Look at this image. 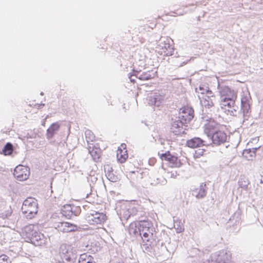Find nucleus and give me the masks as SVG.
Instances as JSON below:
<instances>
[{"label": "nucleus", "mask_w": 263, "mask_h": 263, "mask_svg": "<svg viewBox=\"0 0 263 263\" xmlns=\"http://www.w3.org/2000/svg\"><path fill=\"white\" fill-rule=\"evenodd\" d=\"M219 101L220 108L227 115L233 116L238 109L236 104L237 98V92L227 86L219 88Z\"/></svg>", "instance_id": "f257e3e1"}, {"label": "nucleus", "mask_w": 263, "mask_h": 263, "mask_svg": "<svg viewBox=\"0 0 263 263\" xmlns=\"http://www.w3.org/2000/svg\"><path fill=\"white\" fill-rule=\"evenodd\" d=\"M204 131L209 137H211L212 143L216 145L223 144L227 140L228 136L226 127L214 121H210L205 124Z\"/></svg>", "instance_id": "f03ea898"}, {"label": "nucleus", "mask_w": 263, "mask_h": 263, "mask_svg": "<svg viewBox=\"0 0 263 263\" xmlns=\"http://www.w3.org/2000/svg\"><path fill=\"white\" fill-rule=\"evenodd\" d=\"M22 236L27 241L36 246H41L46 243L45 236L39 232L38 227L36 225L26 226L23 230Z\"/></svg>", "instance_id": "7ed1b4c3"}, {"label": "nucleus", "mask_w": 263, "mask_h": 263, "mask_svg": "<svg viewBox=\"0 0 263 263\" xmlns=\"http://www.w3.org/2000/svg\"><path fill=\"white\" fill-rule=\"evenodd\" d=\"M140 234L144 245L151 246L155 241L156 230L153 223L149 220H141Z\"/></svg>", "instance_id": "20e7f679"}, {"label": "nucleus", "mask_w": 263, "mask_h": 263, "mask_svg": "<svg viewBox=\"0 0 263 263\" xmlns=\"http://www.w3.org/2000/svg\"><path fill=\"white\" fill-rule=\"evenodd\" d=\"M22 211L27 218L31 219L34 217L38 211L37 200L31 197L27 198L23 202Z\"/></svg>", "instance_id": "39448f33"}, {"label": "nucleus", "mask_w": 263, "mask_h": 263, "mask_svg": "<svg viewBox=\"0 0 263 263\" xmlns=\"http://www.w3.org/2000/svg\"><path fill=\"white\" fill-rule=\"evenodd\" d=\"M85 219L90 224H102L106 221L107 216L103 213L93 211L86 216Z\"/></svg>", "instance_id": "423d86ee"}, {"label": "nucleus", "mask_w": 263, "mask_h": 263, "mask_svg": "<svg viewBox=\"0 0 263 263\" xmlns=\"http://www.w3.org/2000/svg\"><path fill=\"white\" fill-rule=\"evenodd\" d=\"M194 116V109L189 106H183L179 110V122L184 125L189 124L193 119Z\"/></svg>", "instance_id": "0eeeda50"}, {"label": "nucleus", "mask_w": 263, "mask_h": 263, "mask_svg": "<svg viewBox=\"0 0 263 263\" xmlns=\"http://www.w3.org/2000/svg\"><path fill=\"white\" fill-rule=\"evenodd\" d=\"M160 158L162 161L166 162L167 166L171 168L179 167L181 165L180 160L175 155H172L170 151L160 154Z\"/></svg>", "instance_id": "6e6552de"}, {"label": "nucleus", "mask_w": 263, "mask_h": 263, "mask_svg": "<svg viewBox=\"0 0 263 263\" xmlns=\"http://www.w3.org/2000/svg\"><path fill=\"white\" fill-rule=\"evenodd\" d=\"M199 98L200 104L203 107L210 108L214 106L215 96L212 91H208L207 93L201 92Z\"/></svg>", "instance_id": "1a4fd4ad"}, {"label": "nucleus", "mask_w": 263, "mask_h": 263, "mask_svg": "<svg viewBox=\"0 0 263 263\" xmlns=\"http://www.w3.org/2000/svg\"><path fill=\"white\" fill-rule=\"evenodd\" d=\"M59 254L63 259L67 261H70L75 255L74 250L72 246L66 243L60 246Z\"/></svg>", "instance_id": "9d476101"}, {"label": "nucleus", "mask_w": 263, "mask_h": 263, "mask_svg": "<svg viewBox=\"0 0 263 263\" xmlns=\"http://www.w3.org/2000/svg\"><path fill=\"white\" fill-rule=\"evenodd\" d=\"M52 223L53 228L62 233H68L74 231L77 227L76 225L71 223L59 221L55 219L52 220Z\"/></svg>", "instance_id": "9b49d317"}, {"label": "nucleus", "mask_w": 263, "mask_h": 263, "mask_svg": "<svg viewBox=\"0 0 263 263\" xmlns=\"http://www.w3.org/2000/svg\"><path fill=\"white\" fill-rule=\"evenodd\" d=\"M13 174L17 180L23 181L29 178L30 170L26 166L18 165L15 168Z\"/></svg>", "instance_id": "f8f14e48"}, {"label": "nucleus", "mask_w": 263, "mask_h": 263, "mask_svg": "<svg viewBox=\"0 0 263 263\" xmlns=\"http://www.w3.org/2000/svg\"><path fill=\"white\" fill-rule=\"evenodd\" d=\"M158 53L163 56L172 55L174 52V49L169 43V41L166 39L160 43L157 47Z\"/></svg>", "instance_id": "ddd939ff"}, {"label": "nucleus", "mask_w": 263, "mask_h": 263, "mask_svg": "<svg viewBox=\"0 0 263 263\" xmlns=\"http://www.w3.org/2000/svg\"><path fill=\"white\" fill-rule=\"evenodd\" d=\"M128 155L126 149V145L122 143L119 147L117 152V158L120 163H124L128 158Z\"/></svg>", "instance_id": "4468645a"}, {"label": "nucleus", "mask_w": 263, "mask_h": 263, "mask_svg": "<svg viewBox=\"0 0 263 263\" xmlns=\"http://www.w3.org/2000/svg\"><path fill=\"white\" fill-rule=\"evenodd\" d=\"M134 75L140 80H148L154 78L157 75V71L154 69L147 70L143 72L136 71Z\"/></svg>", "instance_id": "2eb2a0df"}, {"label": "nucleus", "mask_w": 263, "mask_h": 263, "mask_svg": "<svg viewBox=\"0 0 263 263\" xmlns=\"http://www.w3.org/2000/svg\"><path fill=\"white\" fill-rule=\"evenodd\" d=\"M251 97L249 94H243L241 98V107L243 112L248 113L250 109Z\"/></svg>", "instance_id": "dca6fc26"}, {"label": "nucleus", "mask_w": 263, "mask_h": 263, "mask_svg": "<svg viewBox=\"0 0 263 263\" xmlns=\"http://www.w3.org/2000/svg\"><path fill=\"white\" fill-rule=\"evenodd\" d=\"M88 151L93 159L98 160L101 157L102 152L101 149L96 145L88 146Z\"/></svg>", "instance_id": "f3484780"}, {"label": "nucleus", "mask_w": 263, "mask_h": 263, "mask_svg": "<svg viewBox=\"0 0 263 263\" xmlns=\"http://www.w3.org/2000/svg\"><path fill=\"white\" fill-rule=\"evenodd\" d=\"M105 170L106 171V176L110 181L117 182L120 180V177L114 173L112 168L110 167L108 165L105 167Z\"/></svg>", "instance_id": "a211bd4d"}, {"label": "nucleus", "mask_w": 263, "mask_h": 263, "mask_svg": "<svg viewBox=\"0 0 263 263\" xmlns=\"http://www.w3.org/2000/svg\"><path fill=\"white\" fill-rule=\"evenodd\" d=\"M204 141L199 138H194L186 141V145L190 148H196L204 145Z\"/></svg>", "instance_id": "6ab92c4d"}, {"label": "nucleus", "mask_w": 263, "mask_h": 263, "mask_svg": "<svg viewBox=\"0 0 263 263\" xmlns=\"http://www.w3.org/2000/svg\"><path fill=\"white\" fill-rule=\"evenodd\" d=\"M140 221H133L130 223L128 227V232L130 235L136 236L140 234Z\"/></svg>", "instance_id": "aec40b11"}, {"label": "nucleus", "mask_w": 263, "mask_h": 263, "mask_svg": "<svg viewBox=\"0 0 263 263\" xmlns=\"http://www.w3.org/2000/svg\"><path fill=\"white\" fill-rule=\"evenodd\" d=\"M60 128V124L58 123H54L51 125L47 131V138L50 139L53 137L54 135L59 130Z\"/></svg>", "instance_id": "412c9836"}, {"label": "nucleus", "mask_w": 263, "mask_h": 263, "mask_svg": "<svg viewBox=\"0 0 263 263\" xmlns=\"http://www.w3.org/2000/svg\"><path fill=\"white\" fill-rule=\"evenodd\" d=\"M61 213L66 217H70L73 215L72 209L70 204H65L61 209Z\"/></svg>", "instance_id": "4be33fe9"}, {"label": "nucleus", "mask_w": 263, "mask_h": 263, "mask_svg": "<svg viewBox=\"0 0 263 263\" xmlns=\"http://www.w3.org/2000/svg\"><path fill=\"white\" fill-rule=\"evenodd\" d=\"M79 263H95L93 257L88 254L84 253L80 255Z\"/></svg>", "instance_id": "5701e85b"}, {"label": "nucleus", "mask_w": 263, "mask_h": 263, "mask_svg": "<svg viewBox=\"0 0 263 263\" xmlns=\"http://www.w3.org/2000/svg\"><path fill=\"white\" fill-rule=\"evenodd\" d=\"M85 139L89 144L91 142H95L97 140L95 134L90 130H87L85 132Z\"/></svg>", "instance_id": "b1692460"}, {"label": "nucleus", "mask_w": 263, "mask_h": 263, "mask_svg": "<svg viewBox=\"0 0 263 263\" xmlns=\"http://www.w3.org/2000/svg\"><path fill=\"white\" fill-rule=\"evenodd\" d=\"M204 186H204L201 185L199 188L195 190V192L197 193L195 196L197 198L200 199L205 196L206 192L204 187Z\"/></svg>", "instance_id": "393cba45"}, {"label": "nucleus", "mask_w": 263, "mask_h": 263, "mask_svg": "<svg viewBox=\"0 0 263 263\" xmlns=\"http://www.w3.org/2000/svg\"><path fill=\"white\" fill-rule=\"evenodd\" d=\"M13 151V145L10 143H7L2 150V154L4 155H10Z\"/></svg>", "instance_id": "a878e982"}, {"label": "nucleus", "mask_w": 263, "mask_h": 263, "mask_svg": "<svg viewBox=\"0 0 263 263\" xmlns=\"http://www.w3.org/2000/svg\"><path fill=\"white\" fill-rule=\"evenodd\" d=\"M174 227L177 233H181L184 231L183 223L179 220H176L174 223Z\"/></svg>", "instance_id": "bb28decb"}, {"label": "nucleus", "mask_w": 263, "mask_h": 263, "mask_svg": "<svg viewBox=\"0 0 263 263\" xmlns=\"http://www.w3.org/2000/svg\"><path fill=\"white\" fill-rule=\"evenodd\" d=\"M206 151L204 148H198L195 151L194 157L195 158H199L206 155Z\"/></svg>", "instance_id": "cd10ccee"}, {"label": "nucleus", "mask_w": 263, "mask_h": 263, "mask_svg": "<svg viewBox=\"0 0 263 263\" xmlns=\"http://www.w3.org/2000/svg\"><path fill=\"white\" fill-rule=\"evenodd\" d=\"M11 261L9 257L5 255L2 254L0 255V263H11Z\"/></svg>", "instance_id": "c85d7f7f"}, {"label": "nucleus", "mask_w": 263, "mask_h": 263, "mask_svg": "<svg viewBox=\"0 0 263 263\" xmlns=\"http://www.w3.org/2000/svg\"><path fill=\"white\" fill-rule=\"evenodd\" d=\"M184 125V124H182L179 122V119L178 121H176L173 122L172 124V127L174 128H182V126Z\"/></svg>", "instance_id": "c756f323"}, {"label": "nucleus", "mask_w": 263, "mask_h": 263, "mask_svg": "<svg viewBox=\"0 0 263 263\" xmlns=\"http://www.w3.org/2000/svg\"><path fill=\"white\" fill-rule=\"evenodd\" d=\"M199 89L201 91V92H203L205 93H207V91H211L209 89V87L208 86H206L205 85H201L199 86Z\"/></svg>", "instance_id": "7c9ffc66"}, {"label": "nucleus", "mask_w": 263, "mask_h": 263, "mask_svg": "<svg viewBox=\"0 0 263 263\" xmlns=\"http://www.w3.org/2000/svg\"><path fill=\"white\" fill-rule=\"evenodd\" d=\"M220 255H221V256H223L224 255L227 256V258H226V259H224V260H223V261H224V262H225L226 260H229V259L230 258V256L228 255V254H227L226 252H225V253H223V252L221 253V254H220Z\"/></svg>", "instance_id": "2f4dec72"}, {"label": "nucleus", "mask_w": 263, "mask_h": 263, "mask_svg": "<svg viewBox=\"0 0 263 263\" xmlns=\"http://www.w3.org/2000/svg\"><path fill=\"white\" fill-rule=\"evenodd\" d=\"M132 75H131L130 77H129V79L130 80V81L131 82H135V80L133 79H132Z\"/></svg>", "instance_id": "473e14b6"}, {"label": "nucleus", "mask_w": 263, "mask_h": 263, "mask_svg": "<svg viewBox=\"0 0 263 263\" xmlns=\"http://www.w3.org/2000/svg\"><path fill=\"white\" fill-rule=\"evenodd\" d=\"M154 104H155V105H156V102L155 101L154 102Z\"/></svg>", "instance_id": "72a5a7b5"}, {"label": "nucleus", "mask_w": 263, "mask_h": 263, "mask_svg": "<svg viewBox=\"0 0 263 263\" xmlns=\"http://www.w3.org/2000/svg\"><path fill=\"white\" fill-rule=\"evenodd\" d=\"M262 51H263V46L262 47Z\"/></svg>", "instance_id": "f704fd0d"}]
</instances>
